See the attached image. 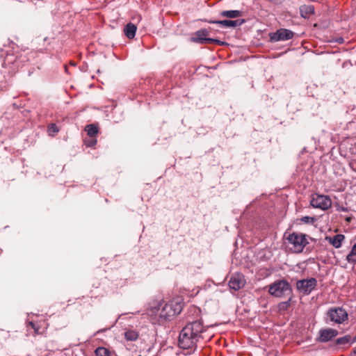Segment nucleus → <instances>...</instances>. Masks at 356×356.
<instances>
[{
  "label": "nucleus",
  "mask_w": 356,
  "mask_h": 356,
  "mask_svg": "<svg viewBox=\"0 0 356 356\" xmlns=\"http://www.w3.org/2000/svg\"><path fill=\"white\" fill-rule=\"evenodd\" d=\"M345 236L343 234H337L333 237L326 236L325 240L332 245H333L335 248H339L342 242L344 241Z\"/></svg>",
  "instance_id": "obj_13"
},
{
  "label": "nucleus",
  "mask_w": 356,
  "mask_h": 356,
  "mask_svg": "<svg viewBox=\"0 0 356 356\" xmlns=\"http://www.w3.org/2000/svg\"><path fill=\"white\" fill-rule=\"evenodd\" d=\"M245 280L242 275L237 274L231 277L229 281V286L234 291H238L244 286Z\"/></svg>",
  "instance_id": "obj_11"
},
{
  "label": "nucleus",
  "mask_w": 356,
  "mask_h": 356,
  "mask_svg": "<svg viewBox=\"0 0 356 356\" xmlns=\"http://www.w3.org/2000/svg\"><path fill=\"white\" fill-rule=\"evenodd\" d=\"M346 260L353 265L356 264V243L354 244L350 253L347 255Z\"/></svg>",
  "instance_id": "obj_18"
},
{
  "label": "nucleus",
  "mask_w": 356,
  "mask_h": 356,
  "mask_svg": "<svg viewBox=\"0 0 356 356\" xmlns=\"http://www.w3.org/2000/svg\"><path fill=\"white\" fill-rule=\"evenodd\" d=\"M161 302L153 301L147 309V314L159 323L170 321L181 313L183 309V302L179 299H173L161 309Z\"/></svg>",
  "instance_id": "obj_1"
},
{
  "label": "nucleus",
  "mask_w": 356,
  "mask_h": 356,
  "mask_svg": "<svg viewBox=\"0 0 356 356\" xmlns=\"http://www.w3.org/2000/svg\"><path fill=\"white\" fill-rule=\"evenodd\" d=\"M96 356H113L112 353L106 348L99 347L95 351Z\"/></svg>",
  "instance_id": "obj_20"
},
{
  "label": "nucleus",
  "mask_w": 356,
  "mask_h": 356,
  "mask_svg": "<svg viewBox=\"0 0 356 356\" xmlns=\"http://www.w3.org/2000/svg\"><path fill=\"white\" fill-rule=\"evenodd\" d=\"M204 327L201 321H195L186 324L179 336V346L183 349L195 347L197 342L202 337Z\"/></svg>",
  "instance_id": "obj_2"
},
{
  "label": "nucleus",
  "mask_w": 356,
  "mask_h": 356,
  "mask_svg": "<svg viewBox=\"0 0 356 356\" xmlns=\"http://www.w3.org/2000/svg\"><path fill=\"white\" fill-rule=\"evenodd\" d=\"M220 15L223 17L229 19H236L241 17L242 13L240 10H222L220 13Z\"/></svg>",
  "instance_id": "obj_16"
},
{
  "label": "nucleus",
  "mask_w": 356,
  "mask_h": 356,
  "mask_svg": "<svg viewBox=\"0 0 356 356\" xmlns=\"http://www.w3.org/2000/svg\"><path fill=\"white\" fill-rule=\"evenodd\" d=\"M209 34V31L207 29L198 31L196 33V37L193 38V41L200 44H222L219 40L207 38Z\"/></svg>",
  "instance_id": "obj_8"
},
{
  "label": "nucleus",
  "mask_w": 356,
  "mask_h": 356,
  "mask_svg": "<svg viewBox=\"0 0 356 356\" xmlns=\"http://www.w3.org/2000/svg\"><path fill=\"white\" fill-rule=\"evenodd\" d=\"M300 13L302 17L308 19L314 13V7L312 5H302L300 7Z\"/></svg>",
  "instance_id": "obj_14"
},
{
  "label": "nucleus",
  "mask_w": 356,
  "mask_h": 356,
  "mask_svg": "<svg viewBox=\"0 0 356 356\" xmlns=\"http://www.w3.org/2000/svg\"><path fill=\"white\" fill-rule=\"evenodd\" d=\"M268 292L273 296L282 298L290 295L292 290L289 283L286 280H282L269 285Z\"/></svg>",
  "instance_id": "obj_3"
},
{
  "label": "nucleus",
  "mask_w": 356,
  "mask_h": 356,
  "mask_svg": "<svg viewBox=\"0 0 356 356\" xmlns=\"http://www.w3.org/2000/svg\"><path fill=\"white\" fill-rule=\"evenodd\" d=\"M327 316L331 321L337 324H341L348 320V314L346 311L341 307L330 309L327 312Z\"/></svg>",
  "instance_id": "obj_6"
},
{
  "label": "nucleus",
  "mask_w": 356,
  "mask_h": 356,
  "mask_svg": "<svg viewBox=\"0 0 356 356\" xmlns=\"http://www.w3.org/2000/svg\"><path fill=\"white\" fill-rule=\"evenodd\" d=\"M85 130L89 137H95L98 133V127L95 124L87 125Z\"/></svg>",
  "instance_id": "obj_19"
},
{
  "label": "nucleus",
  "mask_w": 356,
  "mask_h": 356,
  "mask_svg": "<svg viewBox=\"0 0 356 356\" xmlns=\"http://www.w3.org/2000/svg\"><path fill=\"white\" fill-rule=\"evenodd\" d=\"M349 165H350V168L353 171L356 172V159H353V160L350 161Z\"/></svg>",
  "instance_id": "obj_27"
},
{
  "label": "nucleus",
  "mask_w": 356,
  "mask_h": 356,
  "mask_svg": "<svg viewBox=\"0 0 356 356\" xmlns=\"http://www.w3.org/2000/svg\"><path fill=\"white\" fill-rule=\"evenodd\" d=\"M47 131L50 136H54L58 132L59 129L55 124H51L48 126Z\"/></svg>",
  "instance_id": "obj_23"
},
{
  "label": "nucleus",
  "mask_w": 356,
  "mask_h": 356,
  "mask_svg": "<svg viewBox=\"0 0 356 356\" xmlns=\"http://www.w3.org/2000/svg\"><path fill=\"white\" fill-rule=\"evenodd\" d=\"M310 204L314 208L327 210L331 207L332 200L327 195L314 194L312 197Z\"/></svg>",
  "instance_id": "obj_5"
},
{
  "label": "nucleus",
  "mask_w": 356,
  "mask_h": 356,
  "mask_svg": "<svg viewBox=\"0 0 356 356\" xmlns=\"http://www.w3.org/2000/svg\"><path fill=\"white\" fill-rule=\"evenodd\" d=\"M84 143L87 147H92L96 145L97 139L95 137H90L89 139H85Z\"/></svg>",
  "instance_id": "obj_24"
},
{
  "label": "nucleus",
  "mask_w": 356,
  "mask_h": 356,
  "mask_svg": "<svg viewBox=\"0 0 356 356\" xmlns=\"http://www.w3.org/2000/svg\"><path fill=\"white\" fill-rule=\"evenodd\" d=\"M291 298L289 299L288 301L282 302L279 304L278 307L280 310H286L290 306Z\"/></svg>",
  "instance_id": "obj_26"
},
{
  "label": "nucleus",
  "mask_w": 356,
  "mask_h": 356,
  "mask_svg": "<svg viewBox=\"0 0 356 356\" xmlns=\"http://www.w3.org/2000/svg\"><path fill=\"white\" fill-rule=\"evenodd\" d=\"M28 325L31 326V328L33 329L34 333L35 334H43V332H44V330L46 329V327L42 328L38 322L35 323L33 321H29V322H28Z\"/></svg>",
  "instance_id": "obj_17"
},
{
  "label": "nucleus",
  "mask_w": 356,
  "mask_h": 356,
  "mask_svg": "<svg viewBox=\"0 0 356 356\" xmlns=\"http://www.w3.org/2000/svg\"><path fill=\"white\" fill-rule=\"evenodd\" d=\"M211 24H219L226 28H234L242 25L244 23L243 19H225V20H211L209 21Z\"/></svg>",
  "instance_id": "obj_10"
},
{
  "label": "nucleus",
  "mask_w": 356,
  "mask_h": 356,
  "mask_svg": "<svg viewBox=\"0 0 356 356\" xmlns=\"http://www.w3.org/2000/svg\"><path fill=\"white\" fill-rule=\"evenodd\" d=\"M136 30L137 27L135 24L128 23L124 29V33L129 39H133L136 35Z\"/></svg>",
  "instance_id": "obj_15"
},
{
  "label": "nucleus",
  "mask_w": 356,
  "mask_h": 356,
  "mask_svg": "<svg viewBox=\"0 0 356 356\" xmlns=\"http://www.w3.org/2000/svg\"><path fill=\"white\" fill-rule=\"evenodd\" d=\"M293 33L288 29H280L270 35V40L273 42L287 40L291 39Z\"/></svg>",
  "instance_id": "obj_9"
},
{
  "label": "nucleus",
  "mask_w": 356,
  "mask_h": 356,
  "mask_svg": "<svg viewBox=\"0 0 356 356\" xmlns=\"http://www.w3.org/2000/svg\"><path fill=\"white\" fill-rule=\"evenodd\" d=\"M286 240L296 252H301L308 243L305 234L296 232L289 234Z\"/></svg>",
  "instance_id": "obj_4"
},
{
  "label": "nucleus",
  "mask_w": 356,
  "mask_h": 356,
  "mask_svg": "<svg viewBox=\"0 0 356 356\" xmlns=\"http://www.w3.org/2000/svg\"><path fill=\"white\" fill-rule=\"evenodd\" d=\"M338 334L337 330L332 328L321 330L320 331L319 341L327 342L336 337Z\"/></svg>",
  "instance_id": "obj_12"
},
{
  "label": "nucleus",
  "mask_w": 356,
  "mask_h": 356,
  "mask_svg": "<svg viewBox=\"0 0 356 356\" xmlns=\"http://www.w3.org/2000/svg\"><path fill=\"white\" fill-rule=\"evenodd\" d=\"M336 343L338 345H346L351 343V337L349 335H346L339 337L336 340Z\"/></svg>",
  "instance_id": "obj_22"
},
{
  "label": "nucleus",
  "mask_w": 356,
  "mask_h": 356,
  "mask_svg": "<svg viewBox=\"0 0 356 356\" xmlns=\"http://www.w3.org/2000/svg\"><path fill=\"white\" fill-rule=\"evenodd\" d=\"M317 280L315 278L303 279L296 282V289L305 295H309L316 286Z\"/></svg>",
  "instance_id": "obj_7"
},
{
  "label": "nucleus",
  "mask_w": 356,
  "mask_h": 356,
  "mask_svg": "<svg viewBox=\"0 0 356 356\" xmlns=\"http://www.w3.org/2000/svg\"><path fill=\"white\" fill-rule=\"evenodd\" d=\"M124 337L127 341H136L138 337V334L134 330H127L124 332Z\"/></svg>",
  "instance_id": "obj_21"
},
{
  "label": "nucleus",
  "mask_w": 356,
  "mask_h": 356,
  "mask_svg": "<svg viewBox=\"0 0 356 356\" xmlns=\"http://www.w3.org/2000/svg\"><path fill=\"white\" fill-rule=\"evenodd\" d=\"M300 221L306 224H312L316 221V218L314 217L304 216L300 218Z\"/></svg>",
  "instance_id": "obj_25"
}]
</instances>
